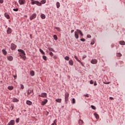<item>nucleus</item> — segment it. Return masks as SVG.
Listing matches in <instances>:
<instances>
[{
	"instance_id": "nucleus-1",
	"label": "nucleus",
	"mask_w": 125,
	"mask_h": 125,
	"mask_svg": "<svg viewBox=\"0 0 125 125\" xmlns=\"http://www.w3.org/2000/svg\"><path fill=\"white\" fill-rule=\"evenodd\" d=\"M18 51L19 52L20 54L22 55V57L23 58H26V54L25 53V51L21 49H18Z\"/></svg>"
},
{
	"instance_id": "nucleus-2",
	"label": "nucleus",
	"mask_w": 125,
	"mask_h": 125,
	"mask_svg": "<svg viewBox=\"0 0 125 125\" xmlns=\"http://www.w3.org/2000/svg\"><path fill=\"white\" fill-rule=\"evenodd\" d=\"M31 4L32 5H34V4H36L38 6H42V3L39 2V1L36 0L34 1H32L31 2Z\"/></svg>"
},
{
	"instance_id": "nucleus-3",
	"label": "nucleus",
	"mask_w": 125,
	"mask_h": 125,
	"mask_svg": "<svg viewBox=\"0 0 125 125\" xmlns=\"http://www.w3.org/2000/svg\"><path fill=\"white\" fill-rule=\"evenodd\" d=\"M68 100H69V93L66 92L65 94V104H67V102H68Z\"/></svg>"
},
{
	"instance_id": "nucleus-4",
	"label": "nucleus",
	"mask_w": 125,
	"mask_h": 125,
	"mask_svg": "<svg viewBox=\"0 0 125 125\" xmlns=\"http://www.w3.org/2000/svg\"><path fill=\"white\" fill-rule=\"evenodd\" d=\"M39 97H43V98H46L47 97V94L45 92H42L41 95H39Z\"/></svg>"
},
{
	"instance_id": "nucleus-5",
	"label": "nucleus",
	"mask_w": 125,
	"mask_h": 125,
	"mask_svg": "<svg viewBox=\"0 0 125 125\" xmlns=\"http://www.w3.org/2000/svg\"><path fill=\"white\" fill-rule=\"evenodd\" d=\"M16 47H17V46L15 45V44L13 43L11 44V49L12 50H15V49H16Z\"/></svg>"
},
{
	"instance_id": "nucleus-6",
	"label": "nucleus",
	"mask_w": 125,
	"mask_h": 125,
	"mask_svg": "<svg viewBox=\"0 0 125 125\" xmlns=\"http://www.w3.org/2000/svg\"><path fill=\"white\" fill-rule=\"evenodd\" d=\"M36 17H37V14L34 13L30 17V20H33V19H35Z\"/></svg>"
},
{
	"instance_id": "nucleus-7",
	"label": "nucleus",
	"mask_w": 125,
	"mask_h": 125,
	"mask_svg": "<svg viewBox=\"0 0 125 125\" xmlns=\"http://www.w3.org/2000/svg\"><path fill=\"white\" fill-rule=\"evenodd\" d=\"M15 124V121H14V120H12L7 124V125H14Z\"/></svg>"
},
{
	"instance_id": "nucleus-8",
	"label": "nucleus",
	"mask_w": 125,
	"mask_h": 125,
	"mask_svg": "<svg viewBox=\"0 0 125 125\" xmlns=\"http://www.w3.org/2000/svg\"><path fill=\"white\" fill-rule=\"evenodd\" d=\"M11 33H12V30L11 29V28H10V27H8L7 29V34H8V35H9L11 34Z\"/></svg>"
},
{
	"instance_id": "nucleus-9",
	"label": "nucleus",
	"mask_w": 125,
	"mask_h": 125,
	"mask_svg": "<svg viewBox=\"0 0 125 125\" xmlns=\"http://www.w3.org/2000/svg\"><path fill=\"white\" fill-rule=\"evenodd\" d=\"M48 102V101L47 100V99H44L42 103V106H44V105H45Z\"/></svg>"
},
{
	"instance_id": "nucleus-10",
	"label": "nucleus",
	"mask_w": 125,
	"mask_h": 125,
	"mask_svg": "<svg viewBox=\"0 0 125 125\" xmlns=\"http://www.w3.org/2000/svg\"><path fill=\"white\" fill-rule=\"evenodd\" d=\"M19 3H20V5L25 4V0H19Z\"/></svg>"
},
{
	"instance_id": "nucleus-11",
	"label": "nucleus",
	"mask_w": 125,
	"mask_h": 125,
	"mask_svg": "<svg viewBox=\"0 0 125 125\" xmlns=\"http://www.w3.org/2000/svg\"><path fill=\"white\" fill-rule=\"evenodd\" d=\"M34 92V90L33 89H29L27 90V95H30L31 93H33Z\"/></svg>"
},
{
	"instance_id": "nucleus-12",
	"label": "nucleus",
	"mask_w": 125,
	"mask_h": 125,
	"mask_svg": "<svg viewBox=\"0 0 125 125\" xmlns=\"http://www.w3.org/2000/svg\"><path fill=\"white\" fill-rule=\"evenodd\" d=\"M74 37L77 40L79 39V35L78 34V32L77 31L74 32Z\"/></svg>"
},
{
	"instance_id": "nucleus-13",
	"label": "nucleus",
	"mask_w": 125,
	"mask_h": 125,
	"mask_svg": "<svg viewBox=\"0 0 125 125\" xmlns=\"http://www.w3.org/2000/svg\"><path fill=\"white\" fill-rule=\"evenodd\" d=\"M76 31H77V32L78 33V34H80V36H81L82 37L83 36V32H82V31L80 29H77Z\"/></svg>"
},
{
	"instance_id": "nucleus-14",
	"label": "nucleus",
	"mask_w": 125,
	"mask_h": 125,
	"mask_svg": "<svg viewBox=\"0 0 125 125\" xmlns=\"http://www.w3.org/2000/svg\"><path fill=\"white\" fill-rule=\"evenodd\" d=\"M4 16L6 17V18H7V19H10V16H9V15H8L7 13L5 12L4 13Z\"/></svg>"
},
{
	"instance_id": "nucleus-15",
	"label": "nucleus",
	"mask_w": 125,
	"mask_h": 125,
	"mask_svg": "<svg viewBox=\"0 0 125 125\" xmlns=\"http://www.w3.org/2000/svg\"><path fill=\"white\" fill-rule=\"evenodd\" d=\"M7 59L9 61H12L13 60V57L12 56H9L7 57Z\"/></svg>"
},
{
	"instance_id": "nucleus-16",
	"label": "nucleus",
	"mask_w": 125,
	"mask_h": 125,
	"mask_svg": "<svg viewBox=\"0 0 125 125\" xmlns=\"http://www.w3.org/2000/svg\"><path fill=\"white\" fill-rule=\"evenodd\" d=\"M68 63L70 66H73L74 65V61L72 60H70L68 62Z\"/></svg>"
},
{
	"instance_id": "nucleus-17",
	"label": "nucleus",
	"mask_w": 125,
	"mask_h": 125,
	"mask_svg": "<svg viewBox=\"0 0 125 125\" xmlns=\"http://www.w3.org/2000/svg\"><path fill=\"white\" fill-rule=\"evenodd\" d=\"M91 63L92 64H96V63H97V60L96 59L92 60L91 61Z\"/></svg>"
},
{
	"instance_id": "nucleus-18",
	"label": "nucleus",
	"mask_w": 125,
	"mask_h": 125,
	"mask_svg": "<svg viewBox=\"0 0 125 125\" xmlns=\"http://www.w3.org/2000/svg\"><path fill=\"white\" fill-rule=\"evenodd\" d=\"M12 102H16V103H17V102H19V100H18L16 98H13V99H12Z\"/></svg>"
},
{
	"instance_id": "nucleus-19",
	"label": "nucleus",
	"mask_w": 125,
	"mask_h": 125,
	"mask_svg": "<svg viewBox=\"0 0 125 125\" xmlns=\"http://www.w3.org/2000/svg\"><path fill=\"white\" fill-rule=\"evenodd\" d=\"M26 104L30 106V105H32V104H33V103L30 101L27 100L26 101Z\"/></svg>"
},
{
	"instance_id": "nucleus-20",
	"label": "nucleus",
	"mask_w": 125,
	"mask_h": 125,
	"mask_svg": "<svg viewBox=\"0 0 125 125\" xmlns=\"http://www.w3.org/2000/svg\"><path fill=\"white\" fill-rule=\"evenodd\" d=\"M94 116H95V117H96V118L99 119V115H98V114L97 113H96V112L94 113Z\"/></svg>"
},
{
	"instance_id": "nucleus-21",
	"label": "nucleus",
	"mask_w": 125,
	"mask_h": 125,
	"mask_svg": "<svg viewBox=\"0 0 125 125\" xmlns=\"http://www.w3.org/2000/svg\"><path fill=\"white\" fill-rule=\"evenodd\" d=\"M41 17L42 19H45V15L43 14H42L41 15Z\"/></svg>"
},
{
	"instance_id": "nucleus-22",
	"label": "nucleus",
	"mask_w": 125,
	"mask_h": 125,
	"mask_svg": "<svg viewBox=\"0 0 125 125\" xmlns=\"http://www.w3.org/2000/svg\"><path fill=\"white\" fill-rule=\"evenodd\" d=\"M62 101V99H57L56 100V102H58V103H61Z\"/></svg>"
},
{
	"instance_id": "nucleus-23",
	"label": "nucleus",
	"mask_w": 125,
	"mask_h": 125,
	"mask_svg": "<svg viewBox=\"0 0 125 125\" xmlns=\"http://www.w3.org/2000/svg\"><path fill=\"white\" fill-rule=\"evenodd\" d=\"M119 43H120V44H121V45H125V41H120V42H119Z\"/></svg>"
},
{
	"instance_id": "nucleus-24",
	"label": "nucleus",
	"mask_w": 125,
	"mask_h": 125,
	"mask_svg": "<svg viewBox=\"0 0 125 125\" xmlns=\"http://www.w3.org/2000/svg\"><path fill=\"white\" fill-rule=\"evenodd\" d=\"M30 74L31 76H35V71H34V70L31 71Z\"/></svg>"
},
{
	"instance_id": "nucleus-25",
	"label": "nucleus",
	"mask_w": 125,
	"mask_h": 125,
	"mask_svg": "<svg viewBox=\"0 0 125 125\" xmlns=\"http://www.w3.org/2000/svg\"><path fill=\"white\" fill-rule=\"evenodd\" d=\"M39 51L41 52V53H42L43 55H44V54H45V53L44 52L43 50H42V49L41 48L39 49Z\"/></svg>"
},
{
	"instance_id": "nucleus-26",
	"label": "nucleus",
	"mask_w": 125,
	"mask_h": 125,
	"mask_svg": "<svg viewBox=\"0 0 125 125\" xmlns=\"http://www.w3.org/2000/svg\"><path fill=\"white\" fill-rule=\"evenodd\" d=\"M2 53L4 54V55H6L7 52L4 49L2 50Z\"/></svg>"
},
{
	"instance_id": "nucleus-27",
	"label": "nucleus",
	"mask_w": 125,
	"mask_h": 125,
	"mask_svg": "<svg viewBox=\"0 0 125 125\" xmlns=\"http://www.w3.org/2000/svg\"><path fill=\"white\" fill-rule=\"evenodd\" d=\"M53 37L55 41H57V40H58V37H57V35H53Z\"/></svg>"
},
{
	"instance_id": "nucleus-28",
	"label": "nucleus",
	"mask_w": 125,
	"mask_h": 125,
	"mask_svg": "<svg viewBox=\"0 0 125 125\" xmlns=\"http://www.w3.org/2000/svg\"><path fill=\"white\" fill-rule=\"evenodd\" d=\"M56 6L57 8H59V7H60V3H59V2H57L56 3Z\"/></svg>"
},
{
	"instance_id": "nucleus-29",
	"label": "nucleus",
	"mask_w": 125,
	"mask_h": 125,
	"mask_svg": "<svg viewBox=\"0 0 125 125\" xmlns=\"http://www.w3.org/2000/svg\"><path fill=\"white\" fill-rule=\"evenodd\" d=\"M8 89H9V90H12V89H13V86H8Z\"/></svg>"
},
{
	"instance_id": "nucleus-30",
	"label": "nucleus",
	"mask_w": 125,
	"mask_h": 125,
	"mask_svg": "<svg viewBox=\"0 0 125 125\" xmlns=\"http://www.w3.org/2000/svg\"><path fill=\"white\" fill-rule=\"evenodd\" d=\"M48 49H49L50 51H53V52H55V50H54V49H53V48H50V47H48Z\"/></svg>"
},
{
	"instance_id": "nucleus-31",
	"label": "nucleus",
	"mask_w": 125,
	"mask_h": 125,
	"mask_svg": "<svg viewBox=\"0 0 125 125\" xmlns=\"http://www.w3.org/2000/svg\"><path fill=\"white\" fill-rule=\"evenodd\" d=\"M71 102H72V104H76V99H75V98H73Z\"/></svg>"
},
{
	"instance_id": "nucleus-32",
	"label": "nucleus",
	"mask_w": 125,
	"mask_h": 125,
	"mask_svg": "<svg viewBox=\"0 0 125 125\" xmlns=\"http://www.w3.org/2000/svg\"><path fill=\"white\" fill-rule=\"evenodd\" d=\"M64 59L65 60H66L67 61H69V59H70V58L69 57V56H66L65 58Z\"/></svg>"
},
{
	"instance_id": "nucleus-33",
	"label": "nucleus",
	"mask_w": 125,
	"mask_h": 125,
	"mask_svg": "<svg viewBox=\"0 0 125 125\" xmlns=\"http://www.w3.org/2000/svg\"><path fill=\"white\" fill-rule=\"evenodd\" d=\"M10 108H11V110L12 111L14 108V104H11V106H10Z\"/></svg>"
},
{
	"instance_id": "nucleus-34",
	"label": "nucleus",
	"mask_w": 125,
	"mask_h": 125,
	"mask_svg": "<svg viewBox=\"0 0 125 125\" xmlns=\"http://www.w3.org/2000/svg\"><path fill=\"white\" fill-rule=\"evenodd\" d=\"M91 108L93 110H96V107H95V106L94 105H91Z\"/></svg>"
},
{
	"instance_id": "nucleus-35",
	"label": "nucleus",
	"mask_w": 125,
	"mask_h": 125,
	"mask_svg": "<svg viewBox=\"0 0 125 125\" xmlns=\"http://www.w3.org/2000/svg\"><path fill=\"white\" fill-rule=\"evenodd\" d=\"M55 29H56V30H57V31H58L59 32H60L61 29L60 27H54Z\"/></svg>"
},
{
	"instance_id": "nucleus-36",
	"label": "nucleus",
	"mask_w": 125,
	"mask_h": 125,
	"mask_svg": "<svg viewBox=\"0 0 125 125\" xmlns=\"http://www.w3.org/2000/svg\"><path fill=\"white\" fill-rule=\"evenodd\" d=\"M42 58L43 59V60H44L45 61H46L47 59H46V56L43 55L42 56Z\"/></svg>"
},
{
	"instance_id": "nucleus-37",
	"label": "nucleus",
	"mask_w": 125,
	"mask_h": 125,
	"mask_svg": "<svg viewBox=\"0 0 125 125\" xmlns=\"http://www.w3.org/2000/svg\"><path fill=\"white\" fill-rule=\"evenodd\" d=\"M83 121L82 120H79V125H83Z\"/></svg>"
},
{
	"instance_id": "nucleus-38",
	"label": "nucleus",
	"mask_w": 125,
	"mask_h": 125,
	"mask_svg": "<svg viewBox=\"0 0 125 125\" xmlns=\"http://www.w3.org/2000/svg\"><path fill=\"white\" fill-rule=\"evenodd\" d=\"M41 2H42V3L43 4L45 3V2H46V0H42L41 1Z\"/></svg>"
},
{
	"instance_id": "nucleus-39",
	"label": "nucleus",
	"mask_w": 125,
	"mask_h": 125,
	"mask_svg": "<svg viewBox=\"0 0 125 125\" xmlns=\"http://www.w3.org/2000/svg\"><path fill=\"white\" fill-rule=\"evenodd\" d=\"M20 85H21V89H24V85L21 84Z\"/></svg>"
},
{
	"instance_id": "nucleus-40",
	"label": "nucleus",
	"mask_w": 125,
	"mask_h": 125,
	"mask_svg": "<svg viewBox=\"0 0 125 125\" xmlns=\"http://www.w3.org/2000/svg\"><path fill=\"white\" fill-rule=\"evenodd\" d=\"M80 41L81 42H85V39H84V38H82L80 39Z\"/></svg>"
},
{
	"instance_id": "nucleus-41",
	"label": "nucleus",
	"mask_w": 125,
	"mask_h": 125,
	"mask_svg": "<svg viewBox=\"0 0 125 125\" xmlns=\"http://www.w3.org/2000/svg\"><path fill=\"white\" fill-rule=\"evenodd\" d=\"M13 11H15V12H17V11H18V10H19V9L18 8H14L13 9Z\"/></svg>"
},
{
	"instance_id": "nucleus-42",
	"label": "nucleus",
	"mask_w": 125,
	"mask_h": 125,
	"mask_svg": "<svg viewBox=\"0 0 125 125\" xmlns=\"http://www.w3.org/2000/svg\"><path fill=\"white\" fill-rule=\"evenodd\" d=\"M56 121V120H55L54 122L51 125H57V124H56V123L55 122V121Z\"/></svg>"
},
{
	"instance_id": "nucleus-43",
	"label": "nucleus",
	"mask_w": 125,
	"mask_h": 125,
	"mask_svg": "<svg viewBox=\"0 0 125 125\" xmlns=\"http://www.w3.org/2000/svg\"><path fill=\"white\" fill-rule=\"evenodd\" d=\"M90 84H93V83H94V82H93V80H90Z\"/></svg>"
},
{
	"instance_id": "nucleus-44",
	"label": "nucleus",
	"mask_w": 125,
	"mask_h": 125,
	"mask_svg": "<svg viewBox=\"0 0 125 125\" xmlns=\"http://www.w3.org/2000/svg\"><path fill=\"white\" fill-rule=\"evenodd\" d=\"M49 55H50V56H53V53H52V52H50L49 53Z\"/></svg>"
},
{
	"instance_id": "nucleus-45",
	"label": "nucleus",
	"mask_w": 125,
	"mask_h": 125,
	"mask_svg": "<svg viewBox=\"0 0 125 125\" xmlns=\"http://www.w3.org/2000/svg\"><path fill=\"white\" fill-rule=\"evenodd\" d=\"M94 86L97 85V83H96V81H94Z\"/></svg>"
},
{
	"instance_id": "nucleus-46",
	"label": "nucleus",
	"mask_w": 125,
	"mask_h": 125,
	"mask_svg": "<svg viewBox=\"0 0 125 125\" xmlns=\"http://www.w3.org/2000/svg\"><path fill=\"white\" fill-rule=\"evenodd\" d=\"M19 120L20 119L19 118H17L16 120V123H19Z\"/></svg>"
},
{
	"instance_id": "nucleus-47",
	"label": "nucleus",
	"mask_w": 125,
	"mask_h": 125,
	"mask_svg": "<svg viewBox=\"0 0 125 125\" xmlns=\"http://www.w3.org/2000/svg\"><path fill=\"white\" fill-rule=\"evenodd\" d=\"M87 38H88V39H90V38H91V35H87Z\"/></svg>"
},
{
	"instance_id": "nucleus-48",
	"label": "nucleus",
	"mask_w": 125,
	"mask_h": 125,
	"mask_svg": "<svg viewBox=\"0 0 125 125\" xmlns=\"http://www.w3.org/2000/svg\"><path fill=\"white\" fill-rule=\"evenodd\" d=\"M118 56H119V57H121V56H122V54H121V53H119L117 54Z\"/></svg>"
},
{
	"instance_id": "nucleus-49",
	"label": "nucleus",
	"mask_w": 125,
	"mask_h": 125,
	"mask_svg": "<svg viewBox=\"0 0 125 125\" xmlns=\"http://www.w3.org/2000/svg\"><path fill=\"white\" fill-rule=\"evenodd\" d=\"M104 84H109L110 82H104Z\"/></svg>"
},
{
	"instance_id": "nucleus-50",
	"label": "nucleus",
	"mask_w": 125,
	"mask_h": 125,
	"mask_svg": "<svg viewBox=\"0 0 125 125\" xmlns=\"http://www.w3.org/2000/svg\"><path fill=\"white\" fill-rule=\"evenodd\" d=\"M54 59H57V56L55 55L53 57Z\"/></svg>"
},
{
	"instance_id": "nucleus-51",
	"label": "nucleus",
	"mask_w": 125,
	"mask_h": 125,
	"mask_svg": "<svg viewBox=\"0 0 125 125\" xmlns=\"http://www.w3.org/2000/svg\"><path fill=\"white\" fill-rule=\"evenodd\" d=\"M80 64H81L82 66H83V67H84V65H83V62H81Z\"/></svg>"
},
{
	"instance_id": "nucleus-52",
	"label": "nucleus",
	"mask_w": 125,
	"mask_h": 125,
	"mask_svg": "<svg viewBox=\"0 0 125 125\" xmlns=\"http://www.w3.org/2000/svg\"><path fill=\"white\" fill-rule=\"evenodd\" d=\"M13 77H14V79H15V80H16V78L17 77V76L16 75H13Z\"/></svg>"
},
{
	"instance_id": "nucleus-53",
	"label": "nucleus",
	"mask_w": 125,
	"mask_h": 125,
	"mask_svg": "<svg viewBox=\"0 0 125 125\" xmlns=\"http://www.w3.org/2000/svg\"><path fill=\"white\" fill-rule=\"evenodd\" d=\"M0 3H3V0H0Z\"/></svg>"
},
{
	"instance_id": "nucleus-54",
	"label": "nucleus",
	"mask_w": 125,
	"mask_h": 125,
	"mask_svg": "<svg viewBox=\"0 0 125 125\" xmlns=\"http://www.w3.org/2000/svg\"><path fill=\"white\" fill-rule=\"evenodd\" d=\"M109 98H110V100H114V98H113V97H110Z\"/></svg>"
},
{
	"instance_id": "nucleus-55",
	"label": "nucleus",
	"mask_w": 125,
	"mask_h": 125,
	"mask_svg": "<svg viewBox=\"0 0 125 125\" xmlns=\"http://www.w3.org/2000/svg\"><path fill=\"white\" fill-rule=\"evenodd\" d=\"M74 58L75 59H76V60H77L78 59V57H77V56H74Z\"/></svg>"
},
{
	"instance_id": "nucleus-56",
	"label": "nucleus",
	"mask_w": 125,
	"mask_h": 125,
	"mask_svg": "<svg viewBox=\"0 0 125 125\" xmlns=\"http://www.w3.org/2000/svg\"><path fill=\"white\" fill-rule=\"evenodd\" d=\"M90 44H91L92 45H93V44H94V42H91Z\"/></svg>"
},
{
	"instance_id": "nucleus-57",
	"label": "nucleus",
	"mask_w": 125,
	"mask_h": 125,
	"mask_svg": "<svg viewBox=\"0 0 125 125\" xmlns=\"http://www.w3.org/2000/svg\"><path fill=\"white\" fill-rule=\"evenodd\" d=\"M85 96H86V97H89V95H88V94L85 95Z\"/></svg>"
},
{
	"instance_id": "nucleus-58",
	"label": "nucleus",
	"mask_w": 125,
	"mask_h": 125,
	"mask_svg": "<svg viewBox=\"0 0 125 125\" xmlns=\"http://www.w3.org/2000/svg\"><path fill=\"white\" fill-rule=\"evenodd\" d=\"M74 31H75L74 30H72L71 31V33L72 34V33H74Z\"/></svg>"
},
{
	"instance_id": "nucleus-59",
	"label": "nucleus",
	"mask_w": 125,
	"mask_h": 125,
	"mask_svg": "<svg viewBox=\"0 0 125 125\" xmlns=\"http://www.w3.org/2000/svg\"><path fill=\"white\" fill-rule=\"evenodd\" d=\"M86 57V56H84L83 57V59H84Z\"/></svg>"
},
{
	"instance_id": "nucleus-60",
	"label": "nucleus",
	"mask_w": 125,
	"mask_h": 125,
	"mask_svg": "<svg viewBox=\"0 0 125 125\" xmlns=\"http://www.w3.org/2000/svg\"><path fill=\"white\" fill-rule=\"evenodd\" d=\"M78 62H79V63H81L82 61H81L80 60L78 61Z\"/></svg>"
},
{
	"instance_id": "nucleus-61",
	"label": "nucleus",
	"mask_w": 125,
	"mask_h": 125,
	"mask_svg": "<svg viewBox=\"0 0 125 125\" xmlns=\"http://www.w3.org/2000/svg\"><path fill=\"white\" fill-rule=\"evenodd\" d=\"M49 114V112L48 111H47V114L48 115Z\"/></svg>"
},
{
	"instance_id": "nucleus-62",
	"label": "nucleus",
	"mask_w": 125,
	"mask_h": 125,
	"mask_svg": "<svg viewBox=\"0 0 125 125\" xmlns=\"http://www.w3.org/2000/svg\"><path fill=\"white\" fill-rule=\"evenodd\" d=\"M31 0V1H34V0Z\"/></svg>"
},
{
	"instance_id": "nucleus-63",
	"label": "nucleus",
	"mask_w": 125,
	"mask_h": 125,
	"mask_svg": "<svg viewBox=\"0 0 125 125\" xmlns=\"http://www.w3.org/2000/svg\"><path fill=\"white\" fill-rule=\"evenodd\" d=\"M79 59H78L77 60V61H79Z\"/></svg>"
},
{
	"instance_id": "nucleus-64",
	"label": "nucleus",
	"mask_w": 125,
	"mask_h": 125,
	"mask_svg": "<svg viewBox=\"0 0 125 125\" xmlns=\"http://www.w3.org/2000/svg\"><path fill=\"white\" fill-rule=\"evenodd\" d=\"M24 112H26V110H24Z\"/></svg>"
}]
</instances>
